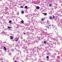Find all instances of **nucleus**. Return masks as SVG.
Masks as SVG:
<instances>
[{"label": "nucleus", "instance_id": "nucleus-1", "mask_svg": "<svg viewBox=\"0 0 62 62\" xmlns=\"http://www.w3.org/2000/svg\"><path fill=\"white\" fill-rule=\"evenodd\" d=\"M10 39H13V36H10Z\"/></svg>", "mask_w": 62, "mask_h": 62}, {"label": "nucleus", "instance_id": "nucleus-2", "mask_svg": "<svg viewBox=\"0 0 62 62\" xmlns=\"http://www.w3.org/2000/svg\"><path fill=\"white\" fill-rule=\"evenodd\" d=\"M5 51H7V48H6V47L4 46V48Z\"/></svg>", "mask_w": 62, "mask_h": 62}, {"label": "nucleus", "instance_id": "nucleus-3", "mask_svg": "<svg viewBox=\"0 0 62 62\" xmlns=\"http://www.w3.org/2000/svg\"><path fill=\"white\" fill-rule=\"evenodd\" d=\"M49 18L50 20H52V18H53V17H52L51 16H50L49 17Z\"/></svg>", "mask_w": 62, "mask_h": 62}, {"label": "nucleus", "instance_id": "nucleus-4", "mask_svg": "<svg viewBox=\"0 0 62 62\" xmlns=\"http://www.w3.org/2000/svg\"><path fill=\"white\" fill-rule=\"evenodd\" d=\"M39 9V7H38L36 8V9Z\"/></svg>", "mask_w": 62, "mask_h": 62}, {"label": "nucleus", "instance_id": "nucleus-5", "mask_svg": "<svg viewBox=\"0 0 62 62\" xmlns=\"http://www.w3.org/2000/svg\"><path fill=\"white\" fill-rule=\"evenodd\" d=\"M47 13H44V15L45 16H46V15H47Z\"/></svg>", "mask_w": 62, "mask_h": 62}, {"label": "nucleus", "instance_id": "nucleus-6", "mask_svg": "<svg viewBox=\"0 0 62 62\" xmlns=\"http://www.w3.org/2000/svg\"><path fill=\"white\" fill-rule=\"evenodd\" d=\"M25 8H27L28 7H27V6H25Z\"/></svg>", "mask_w": 62, "mask_h": 62}, {"label": "nucleus", "instance_id": "nucleus-7", "mask_svg": "<svg viewBox=\"0 0 62 62\" xmlns=\"http://www.w3.org/2000/svg\"><path fill=\"white\" fill-rule=\"evenodd\" d=\"M21 13H24V11H22L21 12Z\"/></svg>", "mask_w": 62, "mask_h": 62}, {"label": "nucleus", "instance_id": "nucleus-8", "mask_svg": "<svg viewBox=\"0 0 62 62\" xmlns=\"http://www.w3.org/2000/svg\"><path fill=\"white\" fill-rule=\"evenodd\" d=\"M24 22V21H23L22 20V21L21 22V23H23Z\"/></svg>", "mask_w": 62, "mask_h": 62}, {"label": "nucleus", "instance_id": "nucleus-9", "mask_svg": "<svg viewBox=\"0 0 62 62\" xmlns=\"http://www.w3.org/2000/svg\"><path fill=\"white\" fill-rule=\"evenodd\" d=\"M21 8H23V6H21Z\"/></svg>", "mask_w": 62, "mask_h": 62}, {"label": "nucleus", "instance_id": "nucleus-10", "mask_svg": "<svg viewBox=\"0 0 62 62\" xmlns=\"http://www.w3.org/2000/svg\"><path fill=\"white\" fill-rule=\"evenodd\" d=\"M44 44H46L47 43V42H46V41H45L44 42Z\"/></svg>", "mask_w": 62, "mask_h": 62}, {"label": "nucleus", "instance_id": "nucleus-11", "mask_svg": "<svg viewBox=\"0 0 62 62\" xmlns=\"http://www.w3.org/2000/svg\"><path fill=\"white\" fill-rule=\"evenodd\" d=\"M19 40V39H16L15 40L16 41H18Z\"/></svg>", "mask_w": 62, "mask_h": 62}, {"label": "nucleus", "instance_id": "nucleus-12", "mask_svg": "<svg viewBox=\"0 0 62 62\" xmlns=\"http://www.w3.org/2000/svg\"><path fill=\"white\" fill-rule=\"evenodd\" d=\"M8 29H10V27H8Z\"/></svg>", "mask_w": 62, "mask_h": 62}, {"label": "nucleus", "instance_id": "nucleus-13", "mask_svg": "<svg viewBox=\"0 0 62 62\" xmlns=\"http://www.w3.org/2000/svg\"><path fill=\"white\" fill-rule=\"evenodd\" d=\"M11 22H12L10 20L9 21V23H11Z\"/></svg>", "mask_w": 62, "mask_h": 62}, {"label": "nucleus", "instance_id": "nucleus-14", "mask_svg": "<svg viewBox=\"0 0 62 62\" xmlns=\"http://www.w3.org/2000/svg\"><path fill=\"white\" fill-rule=\"evenodd\" d=\"M49 7H51V6H52V4H50L49 5Z\"/></svg>", "mask_w": 62, "mask_h": 62}, {"label": "nucleus", "instance_id": "nucleus-15", "mask_svg": "<svg viewBox=\"0 0 62 62\" xmlns=\"http://www.w3.org/2000/svg\"><path fill=\"white\" fill-rule=\"evenodd\" d=\"M44 20V19H42L41 20V21H43Z\"/></svg>", "mask_w": 62, "mask_h": 62}, {"label": "nucleus", "instance_id": "nucleus-16", "mask_svg": "<svg viewBox=\"0 0 62 62\" xmlns=\"http://www.w3.org/2000/svg\"><path fill=\"white\" fill-rule=\"evenodd\" d=\"M46 58H47V59H48L49 58V57H48V56H47L46 57Z\"/></svg>", "mask_w": 62, "mask_h": 62}, {"label": "nucleus", "instance_id": "nucleus-17", "mask_svg": "<svg viewBox=\"0 0 62 62\" xmlns=\"http://www.w3.org/2000/svg\"><path fill=\"white\" fill-rule=\"evenodd\" d=\"M53 18H55V16H53Z\"/></svg>", "mask_w": 62, "mask_h": 62}, {"label": "nucleus", "instance_id": "nucleus-18", "mask_svg": "<svg viewBox=\"0 0 62 62\" xmlns=\"http://www.w3.org/2000/svg\"><path fill=\"white\" fill-rule=\"evenodd\" d=\"M23 34H24V35L25 34V33H24Z\"/></svg>", "mask_w": 62, "mask_h": 62}, {"label": "nucleus", "instance_id": "nucleus-19", "mask_svg": "<svg viewBox=\"0 0 62 62\" xmlns=\"http://www.w3.org/2000/svg\"><path fill=\"white\" fill-rule=\"evenodd\" d=\"M15 62H17V61H15Z\"/></svg>", "mask_w": 62, "mask_h": 62}, {"label": "nucleus", "instance_id": "nucleus-20", "mask_svg": "<svg viewBox=\"0 0 62 62\" xmlns=\"http://www.w3.org/2000/svg\"><path fill=\"white\" fill-rule=\"evenodd\" d=\"M22 62H23V61H22Z\"/></svg>", "mask_w": 62, "mask_h": 62}]
</instances>
